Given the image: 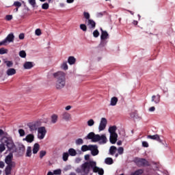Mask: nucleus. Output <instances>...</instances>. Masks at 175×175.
<instances>
[{"instance_id":"1","label":"nucleus","mask_w":175,"mask_h":175,"mask_svg":"<svg viewBox=\"0 0 175 175\" xmlns=\"http://www.w3.org/2000/svg\"><path fill=\"white\" fill-rule=\"evenodd\" d=\"M91 170H93L94 173H98L100 175H103L105 172L103 169L96 166V161H90L85 162L81 165V169L77 168L76 170L77 173H83V174H88Z\"/></svg>"},{"instance_id":"2","label":"nucleus","mask_w":175,"mask_h":175,"mask_svg":"<svg viewBox=\"0 0 175 175\" xmlns=\"http://www.w3.org/2000/svg\"><path fill=\"white\" fill-rule=\"evenodd\" d=\"M53 77L56 79L55 87L56 90L61 91L64 90V87H66V73L64 71H57L53 73Z\"/></svg>"},{"instance_id":"3","label":"nucleus","mask_w":175,"mask_h":175,"mask_svg":"<svg viewBox=\"0 0 175 175\" xmlns=\"http://www.w3.org/2000/svg\"><path fill=\"white\" fill-rule=\"evenodd\" d=\"M0 142V152H3V151L6 150V147L8 150H12V151L16 150V145H14V142H13L12 137H3Z\"/></svg>"},{"instance_id":"4","label":"nucleus","mask_w":175,"mask_h":175,"mask_svg":"<svg viewBox=\"0 0 175 175\" xmlns=\"http://www.w3.org/2000/svg\"><path fill=\"white\" fill-rule=\"evenodd\" d=\"M86 139H88L89 140H92L93 143H97L98 142L100 144H106L107 143V136H106V134H95L94 132L90 133L87 137Z\"/></svg>"},{"instance_id":"5","label":"nucleus","mask_w":175,"mask_h":175,"mask_svg":"<svg viewBox=\"0 0 175 175\" xmlns=\"http://www.w3.org/2000/svg\"><path fill=\"white\" fill-rule=\"evenodd\" d=\"M109 133V142L111 144H116L118 139V134H117V126H109L108 128Z\"/></svg>"},{"instance_id":"6","label":"nucleus","mask_w":175,"mask_h":175,"mask_svg":"<svg viewBox=\"0 0 175 175\" xmlns=\"http://www.w3.org/2000/svg\"><path fill=\"white\" fill-rule=\"evenodd\" d=\"M83 17L85 19V24L90 29L95 28L96 23L95 21L91 19V14L88 12H83Z\"/></svg>"},{"instance_id":"7","label":"nucleus","mask_w":175,"mask_h":175,"mask_svg":"<svg viewBox=\"0 0 175 175\" xmlns=\"http://www.w3.org/2000/svg\"><path fill=\"white\" fill-rule=\"evenodd\" d=\"M47 129L44 126H40L37 130V138L38 140H43L46 137Z\"/></svg>"},{"instance_id":"8","label":"nucleus","mask_w":175,"mask_h":175,"mask_svg":"<svg viewBox=\"0 0 175 175\" xmlns=\"http://www.w3.org/2000/svg\"><path fill=\"white\" fill-rule=\"evenodd\" d=\"M107 126V119L106 118H101L98 129V132H103L106 129V127Z\"/></svg>"},{"instance_id":"9","label":"nucleus","mask_w":175,"mask_h":175,"mask_svg":"<svg viewBox=\"0 0 175 175\" xmlns=\"http://www.w3.org/2000/svg\"><path fill=\"white\" fill-rule=\"evenodd\" d=\"M12 42H14V35L10 33L3 41L0 42V46H6L8 43H12Z\"/></svg>"},{"instance_id":"10","label":"nucleus","mask_w":175,"mask_h":175,"mask_svg":"<svg viewBox=\"0 0 175 175\" xmlns=\"http://www.w3.org/2000/svg\"><path fill=\"white\" fill-rule=\"evenodd\" d=\"M40 125H42V122L40 120H36L34 122H32L31 123H29L28 124V126L30 131H38Z\"/></svg>"},{"instance_id":"11","label":"nucleus","mask_w":175,"mask_h":175,"mask_svg":"<svg viewBox=\"0 0 175 175\" xmlns=\"http://www.w3.org/2000/svg\"><path fill=\"white\" fill-rule=\"evenodd\" d=\"M13 159V154L10 153L5 159V162L7 165L10 166H16V163L12 161Z\"/></svg>"},{"instance_id":"12","label":"nucleus","mask_w":175,"mask_h":175,"mask_svg":"<svg viewBox=\"0 0 175 175\" xmlns=\"http://www.w3.org/2000/svg\"><path fill=\"white\" fill-rule=\"evenodd\" d=\"M33 140H35V135L33 134H29L23 139V142H27V143H32Z\"/></svg>"},{"instance_id":"13","label":"nucleus","mask_w":175,"mask_h":175,"mask_svg":"<svg viewBox=\"0 0 175 175\" xmlns=\"http://www.w3.org/2000/svg\"><path fill=\"white\" fill-rule=\"evenodd\" d=\"M62 120H64V121H70V120H72V115L68 111H64L62 113Z\"/></svg>"},{"instance_id":"14","label":"nucleus","mask_w":175,"mask_h":175,"mask_svg":"<svg viewBox=\"0 0 175 175\" xmlns=\"http://www.w3.org/2000/svg\"><path fill=\"white\" fill-rule=\"evenodd\" d=\"M35 66V64L33 62H25L23 64V68L26 70L32 69Z\"/></svg>"},{"instance_id":"15","label":"nucleus","mask_w":175,"mask_h":175,"mask_svg":"<svg viewBox=\"0 0 175 175\" xmlns=\"http://www.w3.org/2000/svg\"><path fill=\"white\" fill-rule=\"evenodd\" d=\"M151 102H152L155 105H158V103L161 102V96L159 94L152 96Z\"/></svg>"},{"instance_id":"16","label":"nucleus","mask_w":175,"mask_h":175,"mask_svg":"<svg viewBox=\"0 0 175 175\" xmlns=\"http://www.w3.org/2000/svg\"><path fill=\"white\" fill-rule=\"evenodd\" d=\"M91 154L93 157H95L99 154V150H98V146L96 145H92V148L90 149Z\"/></svg>"},{"instance_id":"17","label":"nucleus","mask_w":175,"mask_h":175,"mask_svg":"<svg viewBox=\"0 0 175 175\" xmlns=\"http://www.w3.org/2000/svg\"><path fill=\"white\" fill-rule=\"evenodd\" d=\"M147 138L151 139L152 140H156L157 142H159V143H162V139H161V137H159V135L157 134L154 135H148Z\"/></svg>"},{"instance_id":"18","label":"nucleus","mask_w":175,"mask_h":175,"mask_svg":"<svg viewBox=\"0 0 175 175\" xmlns=\"http://www.w3.org/2000/svg\"><path fill=\"white\" fill-rule=\"evenodd\" d=\"M101 35H100V40H107L109 39V33L103 29H100Z\"/></svg>"},{"instance_id":"19","label":"nucleus","mask_w":175,"mask_h":175,"mask_svg":"<svg viewBox=\"0 0 175 175\" xmlns=\"http://www.w3.org/2000/svg\"><path fill=\"white\" fill-rule=\"evenodd\" d=\"M51 124H57L58 122V115L53 113L51 116Z\"/></svg>"},{"instance_id":"20","label":"nucleus","mask_w":175,"mask_h":175,"mask_svg":"<svg viewBox=\"0 0 175 175\" xmlns=\"http://www.w3.org/2000/svg\"><path fill=\"white\" fill-rule=\"evenodd\" d=\"M117 103H118V98L116 96L111 97L110 100V106H117Z\"/></svg>"},{"instance_id":"21","label":"nucleus","mask_w":175,"mask_h":175,"mask_svg":"<svg viewBox=\"0 0 175 175\" xmlns=\"http://www.w3.org/2000/svg\"><path fill=\"white\" fill-rule=\"evenodd\" d=\"M40 150V145L38 143H36L33 146V154H38Z\"/></svg>"},{"instance_id":"22","label":"nucleus","mask_w":175,"mask_h":175,"mask_svg":"<svg viewBox=\"0 0 175 175\" xmlns=\"http://www.w3.org/2000/svg\"><path fill=\"white\" fill-rule=\"evenodd\" d=\"M91 148H92V145H83L81 146V150L83 152H85V151H90Z\"/></svg>"},{"instance_id":"23","label":"nucleus","mask_w":175,"mask_h":175,"mask_svg":"<svg viewBox=\"0 0 175 175\" xmlns=\"http://www.w3.org/2000/svg\"><path fill=\"white\" fill-rule=\"evenodd\" d=\"M16 71L14 68H9L6 70V75L8 76H14V75H16Z\"/></svg>"},{"instance_id":"24","label":"nucleus","mask_w":175,"mask_h":175,"mask_svg":"<svg viewBox=\"0 0 175 175\" xmlns=\"http://www.w3.org/2000/svg\"><path fill=\"white\" fill-rule=\"evenodd\" d=\"M68 63L69 65H75L76 64V57L74 56H70L68 58Z\"/></svg>"},{"instance_id":"25","label":"nucleus","mask_w":175,"mask_h":175,"mask_svg":"<svg viewBox=\"0 0 175 175\" xmlns=\"http://www.w3.org/2000/svg\"><path fill=\"white\" fill-rule=\"evenodd\" d=\"M14 167L15 166H12V165H8V166L5 167V174L6 175L10 174V173L12 172V167Z\"/></svg>"},{"instance_id":"26","label":"nucleus","mask_w":175,"mask_h":175,"mask_svg":"<svg viewBox=\"0 0 175 175\" xmlns=\"http://www.w3.org/2000/svg\"><path fill=\"white\" fill-rule=\"evenodd\" d=\"M116 152H117V148L114 146H111L109 148V154H111V155H114Z\"/></svg>"},{"instance_id":"27","label":"nucleus","mask_w":175,"mask_h":175,"mask_svg":"<svg viewBox=\"0 0 175 175\" xmlns=\"http://www.w3.org/2000/svg\"><path fill=\"white\" fill-rule=\"evenodd\" d=\"M61 69L63 70H68L69 69V67L68 66V63L66 62H63L60 66Z\"/></svg>"},{"instance_id":"28","label":"nucleus","mask_w":175,"mask_h":175,"mask_svg":"<svg viewBox=\"0 0 175 175\" xmlns=\"http://www.w3.org/2000/svg\"><path fill=\"white\" fill-rule=\"evenodd\" d=\"M68 153L71 157H76V155L77 154L76 150H75L74 148H70L68 150Z\"/></svg>"},{"instance_id":"29","label":"nucleus","mask_w":175,"mask_h":175,"mask_svg":"<svg viewBox=\"0 0 175 175\" xmlns=\"http://www.w3.org/2000/svg\"><path fill=\"white\" fill-rule=\"evenodd\" d=\"M32 155V148L31 146H28L26 152V157H31Z\"/></svg>"},{"instance_id":"30","label":"nucleus","mask_w":175,"mask_h":175,"mask_svg":"<svg viewBox=\"0 0 175 175\" xmlns=\"http://www.w3.org/2000/svg\"><path fill=\"white\" fill-rule=\"evenodd\" d=\"M88 126H94L95 125V120L94 119H90L87 121Z\"/></svg>"},{"instance_id":"31","label":"nucleus","mask_w":175,"mask_h":175,"mask_svg":"<svg viewBox=\"0 0 175 175\" xmlns=\"http://www.w3.org/2000/svg\"><path fill=\"white\" fill-rule=\"evenodd\" d=\"M144 173V171L143 170H137V171L132 172L131 175H141Z\"/></svg>"},{"instance_id":"32","label":"nucleus","mask_w":175,"mask_h":175,"mask_svg":"<svg viewBox=\"0 0 175 175\" xmlns=\"http://www.w3.org/2000/svg\"><path fill=\"white\" fill-rule=\"evenodd\" d=\"M105 163L107 165H113V159H111L110 157H107V158L105 159Z\"/></svg>"},{"instance_id":"33","label":"nucleus","mask_w":175,"mask_h":175,"mask_svg":"<svg viewBox=\"0 0 175 175\" xmlns=\"http://www.w3.org/2000/svg\"><path fill=\"white\" fill-rule=\"evenodd\" d=\"M39 154L40 159H43V157H46V154H47V152L46 150H40Z\"/></svg>"},{"instance_id":"34","label":"nucleus","mask_w":175,"mask_h":175,"mask_svg":"<svg viewBox=\"0 0 175 175\" xmlns=\"http://www.w3.org/2000/svg\"><path fill=\"white\" fill-rule=\"evenodd\" d=\"M36 36H42V29H36L34 32Z\"/></svg>"},{"instance_id":"35","label":"nucleus","mask_w":175,"mask_h":175,"mask_svg":"<svg viewBox=\"0 0 175 175\" xmlns=\"http://www.w3.org/2000/svg\"><path fill=\"white\" fill-rule=\"evenodd\" d=\"M19 57H21V58H25L27 57V53L25 51H21L19 52Z\"/></svg>"},{"instance_id":"36","label":"nucleus","mask_w":175,"mask_h":175,"mask_svg":"<svg viewBox=\"0 0 175 175\" xmlns=\"http://www.w3.org/2000/svg\"><path fill=\"white\" fill-rule=\"evenodd\" d=\"M80 29H81V31H83V32H87V25L85 24H81L79 25Z\"/></svg>"},{"instance_id":"37","label":"nucleus","mask_w":175,"mask_h":175,"mask_svg":"<svg viewBox=\"0 0 175 175\" xmlns=\"http://www.w3.org/2000/svg\"><path fill=\"white\" fill-rule=\"evenodd\" d=\"M83 143H84V141L83 140V139H81V138H79L75 141V144H77V146H80Z\"/></svg>"},{"instance_id":"38","label":"nucleus","mask_w":175,"mask_h":175,"mask_svg":"<svg viewBox=\"0 0 175 175\" xmlns=\"http://www.w3.org/2000/svg\"><path fill=\"white\" fill-rule=\"evenodd\" d=\"M63 161H64V162H66V161H68V158H69V153L68 152H64L63 153Z\"/></svg>"},{"instance_id":"39","label":"nucleus","mask_w":175,"mask_h":175,"mask_svg":"<svg viewBox=\"0 0 175 175\" xmlns=\"http://www.w3.org/2000/svg\"><path fill=\"white\" fill-rule=\"evenodd\" d=\"M4 63L8 66V68H12V66H13V62L12 61H5Z\"/></svg>"},{"instance_id":"40","label":"nucleus","mask_w":175,"mask_h":175,"mask_svg":"<svg viewBox=\"0 0 175 175\" xmlns=\"http://www.w3.org/2000/svg\"><path fill=\"white\" fill-rule=\"evenodd\" d=\"M18 133L21 137L25 136V131H24V129H21L18 130Z\"/></svg>"},{"instance_id":"41","label":"nucleus","mask_w":175,"mask_h":175,"mask_svg":"<svg viewBox=\"0 0 175 175\" xmlns=\"http://www.w3.org/2000/svg\"><path fill=\"white\" fill-rule=\"evenodd\" d=\"M28 2L31 6H33V8H35L36 5V0H28Z\"/></svg>"},{"instance_id":"42","label":"nucleus","mask_w":175,"mask_h":175,"mask_svg":"<svg viewBox=\"0 0 175 175\" xmlns=\"http://www.w3.org/2000/svg\"><path fill=\"white\" fill-rule=\"evenodd\" d=\"M99 31H98V30H94V31H93V36H94V38H99Z\"/></svg>"},{"instance_id":"43","label":"nucleus","mask_w":175,"mask_h":175,"mask_svg":"<svg viewBox=\"0 0 175 175\" xmlns=\"http://www.w3.org/2000/svg\"><path fill=\"white\" fill-rule=\"evenodd\" d=\"M42 8L44 10H47V9H49V5L47 3H44L42 4Z\"/></svg>"},{"instance_id":"44","label":"nucleus","mask_w":175,"mask_h":175,"mask_svg":"<svg viewBox=\"0 0 175 175\" xmlns=\"http://www.w3.org/2000/svg\"><path fill=\"white\" fill-rule=\"evenodd\" d=\"M118 152L120 155H122V154H124V148L122 147L118 148Z\"/></svg>"},{"instance_id":"45","label":"nucleus","mask_w":175,"mask_h":175,"mask_svg":"<svg viewBox=\"0 0 175 175\" xmlns=\"http://www.w3.org/2000/svg\"><path fill=\"white\" fill-rule=\"evenodd\" d=\"M61 173H62L61 169L55 170L53 171V174L55 175H59L61 174Z\"/></svg>"},{"instance_id":"46","label":"nucleus","mask_w":175,"mask_h":175,"mask_svg":"<svg viewBox=\"0 0 175 175\" xmlns=\"http://www.w3.org/2000/svg\"><path fill=\"white\" fill-rule=\"evenodd\" d=\"M0 54H8V49H5V48L0 49Z\"/></svg>"},{"instance_id":"47","label":"nucleus","mask_w":175,"mask_h":175,"mask_svg":"<svg viewBox=\"0 0 175 175\" xmlns=\"http://www.w3.org/2000/svg\"><path fill=\"white\" fill-rule=\"evenodd\" d=\"M135 120H138L139 121H140L141 120H143V116L137 114L135 116Z\"/></svg>"},{"instance_id":"48","label":"nucleus","mask_w":175,"mask_h":175,"mask_svg":"<svg viewBox=\"0 0 175 175\" xmlns=\"http://www.w3.org/2000/svg\"><path fill=\"white\" fill-rule=\"evenodd\" d=\"M148 142L144 141L142 142V147L148 148Z\"/></svg>"},{"instance_id":"49","label":"nucleus","mask_w":175,"mask_h":175,"mask_svg":"<svg viewBox=\"0 0 175 175\" xmlns=\"http://www.w3.org/2000/svg\"><path fill=\"white\" fill-rule=\"evenodd\" d=\"M14 5L16 6L17 8H20L21 6V3L19 1H15L14 3Z\"/></svg>"},{"instance_id":"50","label":"nucleus","mask_w":175,"mask_h":175,"mask_svg":"<svg viewBox=\"0 0 175 175\" xmlns=\"http://www.w3.org/2000/svg\"><path fill=\"white\" fill-rule=\"evenodd\" d=\"M72 107L71 105H67L64 107V110H66V111H69V110H70Z\"/></svg>"},{"instance_id":"51","label":"nucleus","mask_w":175,"mask_h":175,"mask_svg":"<svg viewBox=\"0 0 175 175\" xmlns=\"http://www.w3.org/2000/svg\"><path fill=\"white\" fill-rule=\"evenodd\" d=\"M12 18H13V16H12V15H7L5 16V20H7L8 21H10V20H12Z\"/></svg>"},{"instance_id":"52","label":"nucleus","mask_w":175,"mask_h":175,"mask_svg":"<svg viewBox=\"0 0 175 175\" xmlns=\"http://www.w3.org/2000/svg\"><path fill=\"white\" fill-rule=\"evenodd\" d=\"M148 111L150 113H152L154 111H155V107H150L149 109H148Z\"/></svg>"},{"instance_id":"53","label":"nucleus","mask_w":175,"mask_h":175,"mask_svg":"<svg viewBox=\"0 0 175 175\" xmlns=\"http://www.w3.org/2000/svg\"><path fill=\"white\" fill-rule=\"evenodd\" d=\"M18 38L21 40H23V39H24V38H25V36L24 35V33H22L19 34Z\"/></svg>"},{"instance_id":"54","label":"nucleus","mask_w":175,"mask_h":175,"mask_svg":"<svg viewBox=\"0 0 175 175\" xmlns=\"http://www.w3.org/2000/svg\"><path fill=\"white\" fill-rule=\"evenodd\" d=\"M5 167V163L3 161H0V168L3 169Z\"/></svg>"},{"instance_id":"55","label":"nucleus","mask_w":175,"mask_h":175,"mask_svg":"<svg viewBox=\"0 0 175 175\" xmlns=\"http://www.w3.org/2000/svg\"><path fill=\"white\" fill-rule=\"evenodd\" d=\"M139 162H142V163L143 165H146V162H147V161H146V159H141L139 160Z\"/></svg>"},{"instance_id":"56","label":"nucleus","mask_w":175,"mask_h":175,"mask_svg":"<svg viewBox=\"0 0 175 175\" xmlns=\"http://www.w3.org/2000/svg\"><path fill=\"white\" fill-rule=\"evenodd\" d=\"M75 2V0H66V3H73Z\"/></svg>"},{"instance_id":"57","label":"nucleus","mask_w":175,"mask_h":175,"mask_svg":"<svg viewBox=\"0 0 175 175\" xmlns=\"http://www.w3.org/2000/svg\"><path fill=\"white\" fill-rule=\"evenodd\" d=\"M84 158H85V161H88V159H90V154L85 155Z\"/></svg>"},{"instance_id":"58","label":"nucleus","mask_w":175,"mask_h":175,"mask_svg":"<svg viewBox=\"0 0 175 175\" xmlns=\"http://www.w3.org/2000/svg\"><path fill=\"white\" fill-rule=\"evenodd\" d=\"M59 6H60V8H65V3H59Z\"/></svg>"},{"instance_id":"59","label":"nucleus","mask_w":175,"mask_h":175,"mask_svg":"<svg viewBox=\"0 0 175 175\" xmlns=\"http://www.w3.org/2000/svg\"><path fill=\"white\" fill-rule=\"evenodd\" d=\"M3 135V130L0 129V137Z\"/></svg>"},{"instance_id":"60","label":"nucleus","mask_w":175,"mask_h":175,"mask_svg":"<svg viewBox=\"0 0 175 175\" xmlns=\"http://www.w3.org/2000/svg\"><path fill=\"white\" fill-rule=\"evenodd\" d=\"M47 175H54V173L51 172H49L47 173Z\"/></svg>"},{"instance_id":"61","label":"nucleus","mask_w":175,"mask_h":175,"mask_svg":"<svg viewBox=\"0 0 175 175\" xmlns=\"http://www.w3.org/2000/svg\"><path fill=\"white\" fill-rule=\"evenodd\" d=\"M133 24H134V25H137V21H134Z\"/></svg>"},{"instance_id":"62","label":"nucleus","mask_w":175,"mask_h":175,"mask_svg":"<svg viewBox=\"0 0 175 175\" xmlns=\"http://www.w3.org/2000/svg\"><path fill=\"white\" fill-rule=\"evenodd\" d=\"M117 144H118V146H121V144H122V143L121 142H118L117 143Z\"/></svg>"},{"instance_id":"63","label":"nucleus","mask_w":175,"mask_h":175,"mask_svg":"<svg viewBox=\"0 0 175 175\" xmlns=\"http://www.w3.org/2000/svg\"><path fill=\"white\" fill-rule=\"evenodd\" d=\"M69 175H76V173H75V172H71V173H70Z\"/></svg>"},{"instance_id":"64","label":"nucleus","mask_w":175,"mask_h":175,"mask_svg":"<svg viewBox=\"0 0 175 175\" xmlns=\"http://www.w3.org/2000/svg\"><path fill=\"white\" fill-rule=\"evenodd\" d=\"M164 175H169V172H165L164 173Z\"/></svg>"}]
</instances>
